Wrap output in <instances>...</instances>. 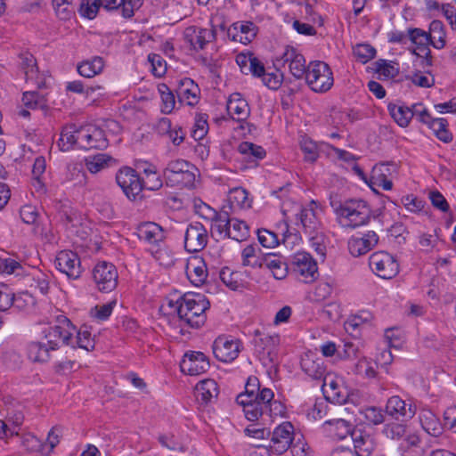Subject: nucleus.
<instances>
[{
  "instance_id": "aec40b11",
  "label": "nucleus",
  "mask_w": 456,
  "mask_h": 456,
  "mask_svg": "<svg viewBox=\"0 0 456 456\" xmlns=\"http://www.w3.org/2000/svg\"><path fill=\"white\" fill-rule=\"evenodd\" d=\"M354 444V454L356 456H370L377 446L375 437L362 429H354L351 433Z\"/></svg>"
},
{
  "instance_id": "69168bd1",
  "label": "nucleus",
  "mask_w": 456,
  "mask_h": 456,
  "mask_svg": "<svg viewBox=\"0 0 456 456\" xmlns=\"http://www.w3.org/2000/svg\"><path fill=\"white\" fill-rule=\"evenodd\" d=\"M116 300L110 301L107 304L102 305H96L91 309V315L100 321L107 320L112 313L114 306L116 305Z\"/></svg>"
},
{
  "instance_id": "c03bdc74",
  "label": "nucleus",
  "mask_w": 456,
  "mask_h": 456,
  "mask_svg": "<svg viewBox=\"0 0 456 456\" xmlns=\"http://www.w3.org/2000/svg\"><path fill=\"white\" fill-rule=\"evenodd\" d=\"M428 36L430 37L431 44L435 48L441 49L445 45V32L444 30L443 23L439 20H433L429 25V32Z\"/></svg>"
},
{
  "instance_id": "603ef678",
  "label": "nucleus",
  "mask_w": 456,
  "mask_h": 456,
  "mask_svg": "<svg viewBox=\"0 0 456 456\" xmlns=\"http://www.w3.org/2000/svg\"><path fill=\"white\" fill-rule=\"evenodd\" d=\"M406 79L411 81L415 86L424 88H429L435 85L434 77L429 72L420 70L407 75Z\"/></svg>"
},
{
  "instance_id": "37998d69",
  "label": "nucleus",
  "mask_w": 456,
  "mask_h": 456,
  "mask_svg": "<svg viewBox=\"0 0 456 456\" xmlns=\"http://www.w3.org/2000/svg\"><path fill=\"white\" fill-rule=\"evenodd\" d=\"M158 92L161 99V112L170 114L175 107V96L166 84L158 86Z\"/></svg>"
},
{
  "instance_id": "bf43d9fd",
  "label": "nucleus",
  "mask_w": 456,
  "mask_h": 456,
  "mask_svg": "<svg viewBox=\"0 0 456 456\" xmlns=\"http://www.w3.org/2000/svg\"><path fill=\"white\" fill-rule=\"evenodd\" d=\"M239 273H232L230 270H223L221 273V280L230 289L238 291L244 289V285L239 281Z\"/></svg>"
},
{
  "instance_id": "c756f323",
  "label": "nucleus",
  "mask_w": 456,
  "mask_h": 456,
  "mask_svg": "<svg viewBox=\"0 0 456 456\" xmlns=\"http://www.w3.org/2000/svg\"><path fill=\"white\" fill-rule=\"evenodd\" d=\"M406 406L405 402L399 396H392L387 403L386 412L396 419L400 417L411 418L414 415V411L411 406L408 408Z\"/></svg>"
},
{
  "instance_id": "dca6fc26",
  "label": "nucleus",
  "mask_w": 456,
  "mask_h": 456,
  "mask_svg": "<svg viewBox=\"0 0 456 456\" xmlns=\"http://www.w3.org/2000/svg\"><path fill=\"white\" fill-rule=\"evenodd\" d=\"M240 351V341L225 337H218L213 343V353L216 358L224 362L235 360Z\"/></svg>"
},
{
  "instance_id": "a18cd8bd",
  "label": "nucleus",
  "mask_w": 456,
  "mask_h": 456,
  "mask_svg": "<svg viewBox=\"0 0 456 456\" xmlns=\"http://www.w3.org/2000/svg\"><path fill=\"white\" fill-rule=\"evenodd\" d=\"M186 273L189 280L196 286L202 284L207 276V270L205 265L199 262V265L189 263L186 267Z\"/></svg>"
},
{
  "instance_id": "de8ad7c7",
  "label": "nucleus",
  "mask_w": 456,
  "mask_h": 456,
  "mask_svg": "<svg viewBox=\"0 0 456 456\" xmlns=\"http://www.w3.org/2000/svg\"><path fill=\"white\" fill-rule=\"evenodd\" d=\"M352 373L367 379H372L376 376V370L372 363L365 356H361L358 362L354 364Z\"/></svg>"
},
{
  "instance_id": "338daca9",
  "label": "nucleus",
  "mask_w": 456,
  "mask_h": 456,
  "mask_svg": "<svg viewBox=\"0 0 456 456\" xmlns=\"http://www.w3.org/2000/svg\"><path fill=\"white\" fill-rule=\"evenodd\" d=\"M406 433V428L403 424L390 423L385 425L383 428V434L390 439H400Z\"/></svg>"
},
{
  "instance_id": "49530a36",
  "label": "nucleus",
  "mask_w": 456,
  "mask_h": 456,
  "mask_svg": "<svg viewBox=\"0 0 456 456\" xmlns=\"http://www.w3.org/2000/svg\"><path fill=\"white\" fill-rule=\"evenodd\" d=\"M237 65L240 67V71L243 74L251 73L254 77L255 75H259L261 72H264V63L260 61V59H235Z\"/></svg>"
},
{
  "instance_id": "9b49d317",
  "label": "nucleus",
  "mask_w": 456,
  "mask_h": 456,
  "mask_svg": "<svg viewBox=\"0 0 456 456\" xmlns=\"http://www.w3.org/2000/svg\"><path fill=\"white\" fill-rule=\"evenodd\" d=\"M93 277L98 289L102 292L112 291L118 284V272L111 263H98L94 268Z\"/></svg>"
},
{
  "instance_id": "412c9836",
  "label": "nucleus",
  "mask_w": 456,
  "mask_h": 456,
  "mask_svg": "<svg viewBox=\"0 0 456 456\" xmlns=\"http://www.w3.org/2000/svg\"><path fill=\"white\" fill-rule=\"evenodd\" d=\"M408 35L411 43V53L416 57H431L429 45L432 44L428 32L420 28H412L408 30Z\"/></svg>"
},
{
  "instance_id": "2eb2a0df",
  "label": "nucleus",
  "mask_w": 456,
  "mask_h": 456,
  "mask_svg": "<svg viewBox=\"0 0 456 456\" xmlns=\"http://www.w3.org/2000/svg\"><path fill=\"white\" fill-rule=\"evenodd\" d=\"M209 366L208 357L203 353L195 351L186 353L180 362L181 370L191 376L205 373Z\"/></svg>"
},
{
  "instance_id": "393cba45",
  "label": "nucleus",
  "mask_w": 456,
  "mask_h": 456,
  "mask_svg": "<svg viewBox=\"0 0 456 456\" xmlns=\"http://www.w3.org/2000/svg\"><path fill=\"white\" fill-rule=\"evenodd\" d=\"M137 234L141 240L151 245H159L166 238L163 228L152 222L141 224L137 229Z\"/></svg>"
},
{
  "instance_id": "f704fd0d",
  "label": "nucleus",
  "mask_w": 456,
  "mask_h": 456,
  "mask_svg": "<svg viewBox=\"0 0 456 456\" xmlns=\"http://www.w3.org/2000/svg\"><path fill=\"white\" fill-rule=\"evenodd\" d=\"M78 134V128L75 125H69L62 128L58 141V146L61 151H68L77 145L78 147V140L77 135Z\"/></svg>"
},
{
  "instance_id": "864d4df0",
  "label": "nucleus",
  "mask_w": 456,
  "mask_h": 456,
  "mask_svg": "<svg viewBox=\"0 0 456 456\" xmlns=\"http://www.w3.org/2000/svg\"><path fill=\"white\" fill-rule=\"evenodd\" d=\"M101 6V0H80L78 12L81 16L93 20L96 17Z\"/></svg>"
},
{
  "instance_id": "9d476101",
  "label": "nucleus",
  "mask_w": 456,
  "mask_h": 456,
  "mask_svg": "<svg viewBox=\"0 0 456 456\" xmlns=\"http://www.w3.org/2000/svg\"><path fill=\"white\" fill-rule=\"evenodd\" d=\"M77 139L78 140V148L85 150H103L109 144L104 131L93 125L79 127Z\"/></svg>"
},
{
  "instance_id": "8fccbe9b",
  "label": "nucleus",
  "mask_w": 456,
  "mask_h": 456,
  "mask_svg": "<svg viewBox=\"0 0 456 456\" xmlns=\"http://www.w3.org/2000/svg\"><path fill=\"white\" fill-rule=\"evenodd\" d=\"M300 148L305 154V160L315 162L319 157L318 146L312 139L303 136L300 140Z\"/></svg>"
},
{
  "instance_id": "2f4dec72",
  "label": "nucleus",
  "mask_w": 456,
  "mask_h": 456,
  "mask_svg": "<svg viewBox=\"0 0 456 456\" xmlns=\"http://www.w3.org/2000/svg\"><path fill=\"white\" fill-rule=\"evenodd\" d=\"M196 397L204 403H208L218 395V386L214 379H205L199 382L195 387Z\"/></svg>"
},
{
  "instance_id": "f03ea898",
  "label": "nucleus",
  "mask_w": 456,
  "mask_h": 456,
  "mask_svg": "<svg viewBox=\"0 0 456 456\" xmlns=\"http://www.w3.org/2000/svg\"><path fill=\"white\" fill-rule=\"evenodd\" d=\"M144 177L140 179L136 171L131 167H122L116 175L118 185L129 200H135L143 188L158 191L163 186L161 175L154 166L149 165L143 169Z\"/></svg>"
},
{
  "instance_id": "4be33fe9",
  "label": "nucleus",
  "mask_w": 456,
  "mask_h": 456,
  "mask_svg": "<svg viewBox=\"0 0 456 456\" xmlns=\"http://www.w3.org/2000/svg\"><path fill=\"white\" fill-rule=\"evenodd\" d=\"M379 236L373 231H369L362 237H352L348 240V250L354 256H359L369 252L378 243Z\"/></svg>"
},
{
  "instance_id": "bb28decb",
  "label": "nucleus",
  "mask_w": 456,
  "mask_h": 456,
  "mask_svg": "<svg viewBox=\"0 0 456 456\" xmlns=\"http://www.w3.org/2000/svg\"><path fill=\"white\" fill-rule=\"evenodd\" d=\"M229 37L234 41H240L242 44L250 43L256 35V27L253 22L234 23L229 29Z\"/></svg>"
},
{
  "instance_id": "a19ab883",
  "label": "nucleus",
  "mask_w": 456,
  "mask_h": 456,
  "mask_svg": "<svg viewBox=\"0 0 456 456\" xmlns=\"http://www.w3.org/2000/svg\"><path fill=\"white\" fill-rule=\"evenodd\" d=\"M238 151L246 159L251 161L262 159L265 157V151L262 146L256 145L253 142H242L238 146Z\"/></svg>"
},
{
  "instance_id": "052dcab7",
  "label": "nucleus",
  "mask_w": 456,
  "mask_h": 456,
  "mask_svg": "<svg viewBox=\"0 0 456 456\" xmlns=\"http://www.w3.org/2000/svg\"><path fill=\"white\" fill-rule=\"evenodd\" d=\"M22 102L27 108L33 110L45 106L44 96L35 91L25 92L22 96Z\"/></svg>"
},
{
  "instance_id": "473e14b6",
  "label": "nucleus",
  "mask_w": 456,
  "mask_h": 456,
  "mask_svg": "<svg viewBox=\"0 0 456 456\" xmlns=\"http://www.w3.org/2000/svg\"><path fill=\"white\" fill-rule=\"evenodd\" d=\"M325 426L330 435L338 440L346 438L348 435L351 436L354 430L352 425L343 419L328 420L325 422Z\"/></svg>"
},
{
  "instance_id": "cd10ccee",
  "label": "nucleus",
  "mask_w": 456,
  "mask_h": 456,
  "mask_svg": "<svg viewBox=\"0 0 456 456\" xmlns=\"http://www.w3.org/2000/svg\"><path fill=\"white\" fill-rule=\"evenodd\" d=\"M419 422L422 428L430 436L438 437L443 433V426L438 417L430 410H422L419 412Z\"/></svg>"
},
{
  "instance_id": "58836bf2",
  "label": "nucleus",
  "mask_w": 456,
  "mask_h": 456,
  "mask_svg": "<svg viewBox=\"0 0 456 456\" xmlns=\"http://www.w3.org/2000/svg\"><path fill=\"white\" fill-rule=\"evenodd\" d=\"M22 69L27 81L41 86L44 84L45 74L38 69L37 59H25L22 63Z\"/></svg>"
},
{
  "instance_id": "423d86ee",
  "label": "nucleus",
  "mask_w": 456,
  "mask_h": 456,
  "mask_svg": "<svg viewBox=\"0 0 456 456\" xmlns=\"http://www.w3.org/2000/svg\"><path fill=\"white\" fill-rule=\"evenodd\" d=\"M56 322L55 325L49 327L45 331V338L49 348L54 351L61 345H70L72 347H76L75 344H73V335L76 332V327L64 315H59Z\"/></svg>"
},
{
  "instance_id": "4d7b16f0",
  "label": "nucleus",
  "mask_w": 456,
  "mask_h": 456,
  "mask_svg": "<svg viewBox=\"0 0 456 456\" xmlns=\"http://www.w3.org/2000/svg\"><path fill=\"white\" fill-rule=\"evenodd\" d=\"M384 167H374L371 172L372 183L381 187L383 190L389 191L393 187V183L388 179L387 174H383Z\"/></svg>"
},
{
  "instance_id": "f8f14e48",
  "label": "nucleus",
  "mask_w": 456,
  "mask_h": 456,
  "mask_svg": "<svg viewBox=\"0 0 456 456\" xmlns=\"http://www.w3.org/2000/svg\"><path fill=\"white\" fill-rule=\"evenodd\" d=\"M293 272L299 275L305 282L313 281L318 274L316 261L305 251L296 253L291 259Z\"/></svg>"
},
{
  "instance_id": "79ce46f5",
  "label": "nucleus",
  "mask_w": 456,
  "mask_h": 456,
  "mask_svg": "<svg viewBox=\"0 0 456 456\" xmlns=\"http://www.w3.org/2000/svg\"><path fill=\"white\" fill-rule=\"evenodd\" d=\"M114 159L104 153L96 154L93 157H89L86 159V166L88 171L92 174H96L103 168L110 166Z\"/></svg>"
},
{
  "instance_id": "6e6d98bb",
  "label": "nucleus",
  "mask_w": 456,
  "mask_h": 456,
  "mask_svg": "<svg viewBox=\"0 0 456 456\" xmlns=\"http://www.w3.org/2000/svg\"><path fill=\"white\" fill-rule=\"evenodd\" d=\"M22 446L29 452L45 454V444L32 434H26L21 440Z\"/></svg>"
},
{
  "instance_id": "3c124183",
  "label": "nucleus",
  "mask_w": 456,
  "mask_h": 456,
  "mask_svg": "<svg viewBox=\"0 0 456 456\" xmlns=\"http://www.w3.org/2000/svg\"><path fill=\"white\" fill-rule=\"evenodd\" d=\"M248 233V227L245 222L238 220L236 218H232L231 228L229 232L228 237L241 241L246 240Z\"/></svg>"
},
{
  "instance_id": "f3484780",
  "label": "nucleus",
  "mask_w": 456,
  "mask_h": 456,
  "mask_svg": "<svg viewBox=\"0 0 456 456\" xmlns=\"http://www.w3.org/2000/svg\"><path fill=\"white\" fill-rule=\"evenodd\" d=\"M321 212L322 209L318 208L317 203L312 200L308 205L301 208L299 214H297L303 229L309 235L314 234L320 228L319 214Z\"/></svg>"
},
{
  "instance_id": "f257e3e1",
  "label": "nucleus",
  "mask_w": 456,
  "mask_h": 456,
  "mask_svg": "<svg viewBox=\"0 0 456 456\" xmlns=\"http://www.w3.org/2000/svg\"><path fill=\"white\" fill-rule=\"evenodd\" d=\"M273 392L265 387L259 395H253L245 391L237 396L236 402L243 407L244 415L249 421H256L260 418L266 421L281 411V404L273 400Z\"/></svg>"
},
{
  "instance_id": "ea45409f",
  "label": "nucleus",
  "mask_w": 456,
  "mask_h": 456,
  "mask_svg": "<svg viewBox=\"0 0 456 456\" xmlns=\"http://www.w3.org/2000/svg\"><path fill=\"white\" fill-rule=\"evenodd\" d=\"M104 67L103 59H85L77 64V72L85 77H93L101 73Z\"/></svg>"
},
{
  "instance_id": "5fc2aeb1",
  "label": "nucleus",
  "mask_w": 456,
  "mask_h": 456,
  "mask_svg": "<svg viewBox=\"0 0 456 456\" xmlns=\"http://www.w3.org/2000/svg\"><path fill=\"white\" fill-rule=\"evenodd\" d=\"M256 250H259V249L254 245H248L242 250L241 256H242L243 265L252 266V267H262L263 266V263H262L263 260H261L256 256Z\"/></svg>"
},
{
  "instance_id": "4468645a",
  "label": "nucleus",
  "mask_w": 456,
  "mask_h": 456,
  "mask_svg": "<svg viewBox=\"0 0 456 456\" xmlns=\"http://www.w3.org/2000/svg\"><path fill=\"white\" fill-rule=\"evenodd\" d=\"M208 243V232L199 222L188 225L184 235V248L188 252L195 253L202 250Z\"/></svg>"
},
{
  "instance_id": "09e8293b",
  "label": "nucleus",
  "mask_w": 456,
  "mask_h": 456,
  "mask_svg": "<svg viewBox=\"0 0 456 456\" xmlns=\"http://www.w3.org/2000/svg\"><path fill=\"white\" fill-rule=\"evenodd\" d=\"M55 14L60 20H69L74 15L71 0H52Z\"/></svg>"
},
{
  "instance_id": "c9c22d12",
  "label": "nucleus",
  "mask_w": 456,
  "mask_h": 456,
  "mask_svg": "<svg viewBox=\"0 0 456 456\" xmlns=\"http://www.w3.org/2000/svg\"><path fill=\"white\" fill-rule=\"evenodd\" d=\"M228 201L231 208L248 209L252 204V200L248 199V192L241 187L230 191Z\"/></svg>"
},
{
  "instance_id": "4c0bfd02",
  "label": "nucleus",
  "mask_w": 456,
  "mask_h": 456,
  "mask_svg": "<svg viewBox=\"0 0 456 456\" xmlns=\"http://www.w3.org/2000/svg\"><path fill=\"white\" fill-rule=\"evenodd\" d=\"M387 110L392 118L401 127H406L413 118L411 109L403 105L390 102L387 105Z\"/></svg>"
},
{
  "instance_id": "a211bd4d",
  "label": "nucleus",
  "mask_w": 456,
  "mask_h": 456,
  "mask_svg": "<svg viewBox=\"0 0 456 456\" xmlns=\"http://www.w3.org/2000/svg\"><path fill=\"white\" fill-rule=\"evenodd\" d=\"M280 343V338L277 335H265L254 339L255 352L259 360L265 363L266 361L273 362L276 357V348Z\"/></svg>"
},
{
  "instance_id": "774afa93",
  "label": "nucleus",
  "mask_w": 456,
  "mask_h": 456,
  "mask_svg": "<svg viewBox=\"0 0 456 456\" xmlns=\"http://www.w3.org/2000/svg\"><path fill=\"white\" fill-rule=\"evenodd\" d=\"M208 124L204 115L197 116L194 127L192 130V137L195 140H201L208 133Z\"/></svg>"
},
{
  "instance_id": "13d9d810",
  "label": "nucleus",
  "mask_w": 456,
  "mask_h": 456,
  "mask_svg": "<svg viewBox=\"0 0 456 456\" xmlns=\"http://www.w3.org/2000/svg\"><path fill=\"white\" fill-rule=\"evenodd\" d=\"M213 215L212 220L216 223L215 227L216 230L220 233L224 232L228 236L232 224V218H229L228 212L222 211L221 213H216L213 211Z\"/></svg>"
},
{
  "instance_id": "a878e982",
  "label": "nucleus",
  "mask_w": 456,
  "mask_h": 456,
  "mask_svg": "<svg viewBox=\"0 0 456 456\" xmlns=\"http://www.w3.org/2000/svg\"><path fill=\"white\" fill-rule=\"evenodd\" d=\"M227 110L234 120H246L250 114L249 106L240 93H233L227 102Z\"/></svg>"
},
{
  "instance_id": "e2e57ef3",
  "label": "nucleus",
  "mask_w": 456,
  "mask_h": 456,
  "mask_svg": "<svg viewBox=\"0 0 456 456\" xmlns=\"http://www.w3.org/2000/svg\"><path fill=\"white\" fill-rule=\"evenodd\" d=\"M287 61H289V68L291 74L296 78H305L307 72L305 59H287Z\"/></svg>"
},
{
  "instance_id": "0eeeda50",
  "label": "nucleus",
  "mask_w": 456,
  "mask_h": 456,
  "mask_svg": "<svg viewBox=\"0 0 456 456\" xmlns=\"http://www.w3.org/2000/svg\"><path fill=\"white\" fill-rule=\"evenodd\" d=\"M305 81L314 92H326L333 86L332 72L327 63L314 60L307 64Z\"/></svg>"
},
{
  "instance_id": "ddd939ff",
  "label": "nucleus",
  "mask_w": 456,
  "mask_h": 456,
  "mask_svg": "<svg viewBox=\"0 0 456 456\" xmlns=\"http://www.w3.org/2000/svg\"><path fill=\"white\" fill-rule=\"evenodd\" d=\"M55 266L69 279L76 280L82 273L80 258L71 250L60 251L55 258Z\"/></svg>"
},
{
  "instance_id": "7c9ffc66",
  "label": "nucleus",
  "mask_w": 456,
  "mask_h": 456,
  "mask_svg": "<svg viewBox=\"0 0 456 456\" xmlns=\"http://www.w3.org/2000/svg\"><path fill=\"white\" fill-rule=\"evenodd\" d=\"M271 272L276 280H282L288 275V265L281 256L273 254H268L262 261Z\"/></svg>"
},
{
  "instance_id": "5701e85b",
  "label": "nucleus",
  "mask_w": 456,
  "mask_h": 456,
  "mask_svg": "<svg viewBox=\"0 0 456 456\" xmlns=\"http://www.w3.org/2000/svg\"><path fill=\"white\" fill-rule=\"evenodd\" d=\"M215 37L216 32L214 29L188 27L184 30L185 41L194 49H203L205 44L212 41Z\"/></svg>"
},
{
  "instance_id": "20e7f679",
  "label": "nucleus",
  "mask_w": 456,
  "mask_h": 456,
  "mask_svg": "<svg viewBox=\"0 0 456 456\" xmlns=\"http://www.w3.org/2000/svg\"><path fill=\"white\" fill-rule=\"evenodd\" d=\"M210 304L204 295L200 293H186L182 296L178 317L191 328H199L206 321L205 311Z\"/></svg>"
},
{
  "instance_id": "1a4fd4ad",
  "label": "nucleus",
  "mask_w": 456,
  "mask_h": 456,
  "mask_svg": "<svg viewBox=\"0 0 456 456\" xmlns=\"http://www.w3.org/2000/svg\"><path fill=\"white\" fill-rule=\"evenodd\" d=\"M369 265L371 271L382 279H392L399 272V265L391 254L378 251L370 255Z\"/></svg>"
},
{
  "instance_id": "7ed1b4c3",
  "label": "nucleus",
  "mask_w": 456,
  "mask_h": 456,
  "mask_svg": "<svg viewBox=\"0 0 456 456\" xmlns=\"http://www.w3.org/2000/svg\"><path fill=\"white\" fill-rule=\"evenodd\" d=\"M330 206L336 214L340 227L356 229L369 224L371 209L366 201L360 199H347L344 201L330 198Z\"/></svg>"
},
{
  "instance_id": "e433bc0d",
  "label": "nucleus",
  "mask_w": 456,
  "mask_h": 456,
  "mask_svg": "<svg viewBox=\"0 0 456 456\" xmlns=\"http://www.w3.org/2000/svg\"><path fill=\"white\" fill-rule=\"evenodd\" d=\"M50 351L47 343L31 342L27 346L28 357L35 362H45L50 358Z\"/></svg>"
},
{
  "instance_id": "6ab92c4d",
  "label": "nucleus",
  "mask_w": 456,
  "mask_h": 456,
  "mask_svg": "<svg viewBox=\"0 0 456 456\" xmlns=\"http://www.w3.org/2000/svg\"><path fill=\"white\" fill-rule=\"evenodd\" d=\"M178 102L181 104L195 106L200 98V89L199 86L191 78L181 79L176 88Z\"/></svg>"
},
{
  "instance_id": "39448f33",
  "label": "nucleus",
  "mask_w": 456,
  "mask_h": 456,
  "mask_svg": "<svg viewBox=\"0 0 456 456\" xmlns=\"http://www.w3.org/2000/svg\"><path fill=\"white\" fill-rule=\"evenodd\" d=\"M198 169L184 159H174L163 169L166 184L170 187L192 188L195 185Z\"/></svg>"
},
{
  "instance_id": "6e6552de",
  "label": "nucleus",
  "mask_w": 456,
  "mask_h": 456,
  "mask_svg": "<svg viewBox=\"0 0 456 456\" xmlns=\"http://www.w3.org/2000/svg\"><path fill=\"white\" fill-rule=\"evenodd\" d=\"M295 429L289 421H284L271 432L268 444L258 445L264 447L272 453L281 455L287 452L295 440Z\"/></svg>"
},
{
  "instance_id": "0e129e2a",
  "label": "nucleus",
  "mask_w": 456,
  "mask_h": 456,
  "mask_svg": "<svg viewBox=\"0 0 456 456\" xmlns=\"http://www.w3.org/2000/svg\"><path fill=\"white\" fill-rule=\"evenodd\" d=\"M257 238L259 243L267 248H273L279 244L277 234L266 229L258 230Z\"/></svg>"
},
{
  "instance_id": "b1692460",
  "label": "nucleus",
  "mask_w": 456,
  "mask_h": 456,
  "mask_svg": "<svg viewBox=\"0 0 456 456\" xmlns=\"http://www.w3.org/2000/svg\"><path fill=\"white\" fill-rule=\"evenodd\" d=\"M368 72L377 75L379 80L395 77L399 73V64L391 60L379 59L366 68Z\"/></svg>"
},
{
  "instance_id": "72a5a7b5",
  "label": "nucleus",
  "mask_w": 456,
  "mask_h": 456,
  "mask_svg": "<svg viewBox=\"0 0 456 456\" xmlns=\"http://www.w3.org/2000/svg\"><path fill=\"white\" fill-rule=\"evenodd\" d=\"M273 66H275L274 63ZM255 77H261L263 84L272 90H277L283 80V74L276 67L270 68L265 64H264V72Z\"/></svg>"
},
{
  "instance_id": "680f3d73",
  "label": "nucleus",
  "mask_w": 456,
  "mask_h": 456,
  "mask_svg": "<svg viewBox=\"0 0 456 456\" xmlns=\"http://www.w3.org/2000/svg\"><path fill=\"white\" fill-rule=\"evenodd\" d=\"M76 345L86 350L87 352L94 349V340L91 337V333L86 330H79L77 332V337L74 338Z\"/></svg>"
},
{
  "instance_id": "c85d7f7f",
  "label": "nucleus",
  "mask_w": 456,
  "mask_h": 456,
  "mask_svg": "<svg viewBox=\"0 0 456 456\" xmlns=\"http://www.w3.org/2000/svg\"><path fill=\"white\" fill-rule=\"evenodd\" d=\"M301 368L305 374L314 379H322L326 372L323 361L320 358L314 359L311 355H305L302 358Z\"/></svg>"
}]
</instances>
